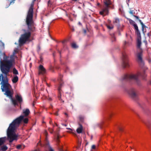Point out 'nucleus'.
<instances>
[{"instance_id":"obj_1","label":"nucleus","mask_w":151,"mask_h":151,"mask_svg":"<svg viewBox=\"0 0 151 151\" xmlns=\"http://www.w3.org/2000/svg\"><path fill=\"white\" fill-rule=\"evenodd\" d=\"M33 4H32L28 11L26 20L28 30L23 29L24 33L21 35L19 40V44L20 46L29 40L31 33L35 31V27L34 26L33 19Z\"/></svg>"},{"instance_id":"obj_2","label":"nucleus","mask_w":151,"mask_h":151,"mask_svg":"<svg viewBox=\"0 0 151 151\" xmlns=\"http://www.w3.org/2000/svg\"><path fill=\"white\" fill-rule=\"evenodd\" d=\"M28 119L25 118L24 116L21 115L14 120L9 124L7 129V134L8 140L10 142L14 140L17 139L18 136L15 132V131L19 126L21 122L27 124L28 122Z\"/></svg>"},{"instance_id":"obj_3","label":"nucleus","mask_w":151,"mask_h":151,"mask_svg":"<svg viewBox=\"0 0 151 151\" xmlns=\"http://www.w3.org/2000/svg\"><path fill=\"white\" fill-rule=\"evenodd\" d=\"M147 75L145 73V71L141 72H138L137 74H131L125 75L123 77V80L126 81L133 80L137 84L139 85L140 81L138 78L139 76H141L143 79H145Z\"/></svg>"},{"instance_id":"obj_4","label":"nucleus","mask_w":151,"mask_h":151,"mask_svg":"<svg viewBox=\"0 0 151 151\" xmlns=\"http://www.w3.org/2000/svg\"><path fill=\"white\" fill-rule=\"evenodd\" d=\"M137 36V48L139 49L140 51L139 52L137 53V56L138 59V62L141 63L142 65H144V62L142 58L143 50L142 48L141 47L142 44L141 42V35L139 36Z\"/></svg>"},{"instance_id":"obj_5","label":"nucleus","mask_w":151,"mask_h":151,"mask_svg":"<svg viewBox=\"0 0 151 151\" xmlns=\"http://www.w3.org/2000/svg\"><path fill=\"white\" fill-rule=\"evenodd\" d=\"M122 67L125 68L126 67H129L130 66L129 63V60L125 52L122 53Z\"/></svg>"},{"instance_id":"obj_6","label":"nucleus","mask_w":151,"mask_h":151,"mask_svg":"<svg viewBox=\"0 0 151 151\" xmlns=\"http://www.w3.org/2000/svg\"><path fill=\"white\" fill-rule=\"evenodd\" d=\"M128 93L130 96L134 99H137L138 98V94L136 90L131 88L129 89L128 91Z\"/></svg>"},{"instance_id":"obj_7","label":"nucleus","mask_w":151,"mask_h":151,"mask_svg":"<svg viewBox=\"0 0 151 151\" xmlns=\"http://www.w3.org/2000/svg\"><path fill=\"white\" fill-rule=\"evenodd\" d=\"M60 76V79L59 81L60 84L59 86L58 87V98L60 101H61V103H63L64 102V101L63 100V99L61 98V88L63 85V82L62 81V79H61V77H62V76Z\"/></svg>"},{"instance_id":"obj_8","label":"nucleus","mask_w":151,"mask_h":151,"mask_svg":"<svg viewBox=\"0 0 151 151\" xmlns=\"http://www.w3.org/2000/svg\"><path fill=\"white\" fill-rule=\"evenodd\" d=\"M44 134L46 136V142L45 145L46 147H48L49 151H54L53 149L50 146V143L47 139V136L48 135V133L46 130H45L44 132Z\"/></svg>"},{"instance_id":"obj_9","label":"nucleus","mask_w":151,"mask_h":151,"mask_svg":"<svg viewBox=\"0 0 151 151\" xmlns=\"http://www.w3.org/2000/svg\"><path fill=\"white\" fill-rule=\"evenodd\" d=\"M4 91L5 92V94L11 99L12 101V104H15V100L14 99L12 98V94L9 89L5 91Z\"/></svg>"},{"instance_id":"obj_10","label":"nucleus","mask_w":151,"mask_h":151,"mask_svg":"<svg viewBox=\"0 0 151 151\" xmlns=\"http://www.w3.org/2000/svg\"><path fill=\"white\" fill-rule=\"evenodd\" d=\"M15 104H17L18 102L20 104L23 103V100L22 96L20 95L17 94L15 95Z\"/></svg>"},{"instance_id":"obj_11","label":"nucleus","mask_w":151,"mask_h":151,"mask_svg":"<svg viewBox=\"0 0 151 151\" xmlns=\"http://www.w3.org/2000/svg\"><path fill=\"white\" fill-rule=\"evenodd\" d=\"M103 2L106 6L104 8H107L108 9L110 7V5L111 4L110 0H104Z\"/></svg>"},{"instance_id":"obj_12","label":"nucleus","mask_w":151,"mask_h":151,"mask_svg":"<svg viewBox=\"0 0 151 151\" xmlns=\"http://www.w3.org/2000/svg\"><path fill=\"white\" fill-rule=\"evenodd\" d=\"M46 72V70L42 65H40L39 67V74H43Z\"/></svg>"},{"instance_id":"obj_13","label":"nucleus","mask_w":151,"mask_h":151,"mask_svg":"<svg viewBox=\"0 0 151 151\" xmlns=\"http://www.w3.org/2000/svg\"><path fill=\"white\" fill-rule=\"evenodd\" d=\"M133 16L134 17H135L139 21L140 24H141L142 25V31L144 32V28H146L147 27L145 26L144 25V24H143V23L142 22V21L141 20H140V19H139V17L138 16H136V15H134Z\"/></svg>"},{"instance_id":"obj_14","label":"nucleus","mask_w":151,"mask_h":151,"mask_svg":"<svg viewBox=\"0 0 151 151\" xmlns=\"http://www.w3.org/2000/svg\"><path fill=\"white\" fill-rule=\"evenodd\" d=\"M79 127L77 128L76 131L78 133L80 134L82 132L83 130V127L82 125L81 124L79 123Z\"/></svg>"},{"instance_id":"obj_15","label":"nucleus","mask_w":151,"mask_h":151,"mask_svg":"<svg viewBox=\"0 0 151 151\" xmlns=\"http://www.w3.org/2000/svg\"><path fill=\"white\" fill-rule=\"evenodd\" d=\"M133 26L136 30V32L137 36H140V35H141L140 33L137 24L135 23L133 24Z\"/></svg>"},{"instance_id":"obj_16","label":"nucleus","mask_w":151,"mask_h":151,"mask_svg":"<svg viewBox=\"0 0 151 151\" xmlns=\"http://www.w3.org/2000/svg\"><path fill=\"white\" fill-rule=\"evenodd\" d=\"M133 26L136 30V32L137 36H140V35H141L140 33L137 24L135 23L133 24Z\"/></svg>"},{"instance_id":"obj_17","label":"nucleus","mask_w":151,"mask_h":151,"mask_svg":"<svg viewBox=\"0 0 151 151\" xmlns=\"http://www.w3.org/2000/svg\"><path fill=\"white\" fill-rule=\"evenodd\" d=\"M133 26L136 30V32L137 36H140V35H141L140 33L137 24L135 23L133 24Z\"/></svg>"},{"instance_id":"obj_18","label":"nucleus","mask_w":151,"mask_h":151,"mask_svg":"<svg viewBox=\"0 0 151 151\" xmlns=\"http://www.w3.org/2000/svg\"><path fill=\"white\" fill-rule=\"evenodd\" d=\"M59 136L58 134L57 137L56 138V142H57V143H58V147L59 150L60 151H63V150L62 148V146H60L59 145V144H58V143H59V141H60L59 140Z\"/></svg>"},{"instance_id":"obj_19","label":"nucleus","mask_w":151,"mask_h":151,"mask_svg":"<svg viewBox=\"0 0 151 151\" xmlns=\"http://www.w3.org/2000/svg\"><path fill=\"white\" fill-rule=\"evenodd\" d=\"M109 12V10L107 8H104L102 9V11L100 12V14L101 15H103L104 14H108Z\"/></svg>"},{"instance_id":"obj_20","label":"nucleus","mask_w":151,"mask_h":151,"mask_svg":"<svg viewBox=\"0 0 151 151\" xmlns=\"http://www.w3.org/2000/svg\"><path fill=\"white\" fill-rule=\"evenodd\" d=\"M4 44L1 40H0V55L1 53V50L4 49ZM0 60H1L0 55ZM2 61V60H1Z\"/></svg>"},{"instance_id":"obj_21","label":"nucleus","mask_w":151,"mask_h":151,"mask_svg":"<svg viewBox=\"0 0 151 151\" xmlns=\"http://www.w3.org/2000/svg\"><path fill=\"white\" fill-rule=\"evenodd\" d=\"M8 148L6 145H3L0 147V151H6L7 150Z\"/></svg>"},{"instance_id":"obj_22","label":"nucleus","mask_w":151,"mask_h":151,"mask_svg":"<svg viewBox=\"0 0 151 151\" xmlns=\"http://www.w3.org/2000/svg\"><path fill=\"white\" fill-rule=\"evenodd\" d=\"M23 113L25 116H27L29 114L30 111L29 109H26L25 111H23Z\"/></svg>"},{"instance_id":"obj_23","label":"nucleus","mask_w":151,"mask_h":151,"mask_svg":"<svg viewBox=\"0 0 151 151\" xmlns=\"http://www.w3.org/2000/svg\"><path fill=\"white\" fill-rule=\"evenodd\" d=\"M5 141V137L0 138V146L4 144Z\"/></svg>"},{"instance_id":"obj_24","label":"nucleus","mask_w":151,"mask_h":151,"mask_svg":"<svg viewBox=\"0 0 151 151\" xmlns=\"http://www.w3.org/2000/svg\"><path fill=\"white\" fill-rule=\"evenodd\" d=\"M18 80V78L17 76H15L12 79V81L13 83H16Z\"/></svg>"},{"instance_id":"obj_25","label":"nucleus","mask_w":151,"mask_h":151,"mask_svg":"<svg viewBox=\"0 0 151 151\" xmlns=\"http://www.w3.org/2000/svg\"><path fill=\"white\" fill-rule=\"evenodd\" d=\"M111 37V41L112 42H115L116 41V38L114 33L110 34Z\"/></svg>"},{"instance_id":"obj_26","label":"nucleus","mask_w":151,"mask_h":151,"mask_svg":"<svg viewBox=\"0 0 151 151\" xmlns=\"http://www.w3.org/2000/svg\"><path fill=\"white\" fill-rule=\"evenodd\" d=\"M114 20L113 21V22L114 24H118L119 23V20L118 18H115L114 19Z\"/></svg>"},{"instance_id":"obj_27","label":"nucleus","mask_w":151,"mask_h":151,"mask_svg":"<svg viewBox=\"0 0 151 151\" xmlns=\"http://www.w3.org/2000/svg\"><path fill=\"white\" fill-rule=\"evenodd\" d=\"M144 123L148 127H149L150 125L151 124V122L150 121L144 122Z\"/></svg>"},{"instance_id":"obj_28","label":"nucleus","mask_w":151,"mask_h":151,"mask_svg":"<svg viewBox=\"0 0 151 151\" xmlns=\"http://www.w3.org/2000/svg\"><path fill=\"white\" fill-rule=\"evenodd\" d=\"M13 73L14 74H18V72L17 70L15 68H14L13 70Z\"/></svg>"},{"instance_id":"obj_29","label":"nucleus","mask_w":151,"mask_h":151,"mask_svg":"<svg viewBox=\"0 0 151 151\" xmlns=\"http://www.w3.org/2000/svg\"><path fill=\"white\" fill-rule=\"evenodd\" d=\"M24 145H19L16 146V148L17 149H23L24 148Z\"/></svg>"},{"instance_id":"obj_30","label":"nucleus","mask_w":151,"mask_h":151,"mask_svg":"<svg viewBox=\"0 0 151 151\" xmlns=\"http://www.w3.org/2000/svg\"><path fill=\"white\" fill-rule=\"evenodd\" d=\"M72 47L73 48H76L78 47V46H77L76 44L75 43H73L72 44Z\"/></svg>"},{"instance_id":"obj_31","label":"nucleus","mask_w":151,"mask_h":151,"mask_svg":"<svg viewBox=\"0 0 151 151\" xmlns=\"http://www.w3.org/2000/svg\"><path fill=\"white\" fill-rule=\"evenodd\" d=\"M80 120L81 122H83L84 119V117L82 116H79Z\"/></svg>"},{"instance_id":"obj_32","label":"nucleus","mask_w":151,"mask_h":151,"mask_svg":"<svg viewBox=\"0 0 151 151\" xmlns=\"http://www.w3.org/2000/svg\"><path fill=\"white\" fill-rule=\"evenodd\" d=\"M41 49V47L39 45H38L37 47V50L38 52H39Z\"/></svg>"},{"instance_id":"obj_33","label":"nucleus","mask_w":151,"mask_h":151,"mask_svg":"<svg viewBox=\"0 0 151 151\" xmlns=\"http://www.w3.org/2000/svg\"><path fill=\"white\" fill-rule=\"evenodd\" d=\"M129 21L130 23L131 24H133V25L135 24V22L131 19H129Z\"/></svg>"},{"instance_id":"obj_34","label":"nucleus","mask_w":151,"mask_h":151,"mask_svg":"<svg viewBox=\"0 0 151 151\" xmlns=\"http://www.w3.org/2000/svg\"><path fill=\"white\" fill-rule=\"evenodd\" d=\"M48 130L51 133H52L53 131V129L50 128H48Z\"/></svg>"},{"instance_id":"obj_35","label":"nucleus","mask_w":151,"mask_h":151,"mask_svg":"<svg viewBox=\"0 0 151 151\" xmlns=\"http://www.w3.org/2000/svg\"><path fill=\"white\" fill-rule=\"evenodd\" d=\"M69 132H70V133H72V134H73L75 136H77V134H76L75 133V132H73V131H69Z\"/></svg>"},{"instance_id":"obj_36","label":"nucleus","mask_w":151,"mask_h":151,"mask_svg":"<svg viewBox=\"0 0 151 151\" xmlns=\"http://www.w3.org/2000/svg\"><path fill=\"white\" fill-rule=\"evenodd\" d=\"M107 28L109 29H112L113 28V27H111L109 25L107 26Z\"/></svg>"},{"instance_id":"obj_37","label":"nucleus","mask_w":151,"mask_h":151,"mask_svg":"<svg viewBox=\"0 0 151 151\" xmlns=\"http://www.w3.org/2000/svg\"><path fill=\"white\" fill-rule=\"evenodd\" d=\"M96 148V146L95 145H93L91 147V149H95Z\"/></svg>"},{"instance_id":"obj_38","label":"nucleus","mask_w":151,"mask_h":151,"mask_svg":"<svg viewBox=\"0 0 151 151\" xmlns=\"http://www.w3.org/2000/svg\"><path fill=\"white\" fill-rule=\"evenodd\" d=\"M118 129L120 132H122L123 131V129L120 127H119Z\"/></svg>"},{"instance_id":"obj_39","label":"nucleus","mask_w":151,"mask_h":151,"mask_svg":"<svg viewBox=\"0 0 151 151\" xmlns=\"http://www.w3.org/2000/svg\"><path fill=\"white\" fill-rule=\"evenodd\" d=\"M133 10H130L129 12V13L131 14H133Z\"/></svg>"},{"instance_id":"obj_40","label":"nucleus","mask_w":151,"mask_h":151,"mask_svg":"<svg viewBox=\"0 0 151 151\" xmlns=\"http://www.w3.org/2000/svg\"><path fill=\"white\" fill-rule=\"evenodd\" d=\"M148 62L150 64L151 63V59L149 58L148 60Z\"/></svg>"},{"instance_id":"obj_41","label":"nucleus","mask_w":151,"mask_h":151,"mask_svg":"<svg viewBox=\"0 0 151 151\" xmlns=\"http://www.w3.org/2000/svg\"><path fill=\"white\" fill-rule=\"evenodd\" d=\"M40 61L41 62H42V60H43V58H42V56H40Z\"/></svg>"},{"instance_id":"obj_42","label":"nucleus","mask_w":151,"mask_h":151,"mask_svg":"<svg viewBox=\"0 0 151 151\" xmlns=\"http://www.w3.org/2000/svg\"><path fill=\"white\" fill-rule=\"evenodd\" d=\"M127 44H128L129 45V43L128 42H127L126 41H125L124 42V45H126Z\"/></svg>"},{"instance_id":"obj_43","label":"nucleus","mask_w":151,"mask_h":151,"mask_svg":"<svg viewBox=\"0 0 151 151\" xmlns=\"http://www.w3.org/2000/svg\"><path fill=\"white\" fill-rule=\"evenodd\" d=\"M39 144H40V145H41V146H43L42 145L41 143V141H40L39 142L37 143V145H39Z\"/></svg>"},{"instance_id":"obj_44","label":"nucleus","mask_w":151,"mask_h":151,"mask_svg":"<svg viewBox=\"0 0 151 151\" xmlns=\"http://www.w3.org/2000/svg\"><path fill=\"white\" fill-rule=\"evenodd\" d=\"M147 35L148 36H151V32H150L149 33H148L147 34Z\"/></svg>"},{"instance_id":"obj_45","label":"nucleus","mask_w":151,"mask_h":151,"mask_svg":"<svg viewBox=\"0 0 151 151\" xmlns=\"http://www.w3.org/2000/svg\"><path fill=\"white\" fill-rule=\"evenodd\" d=\"M148 83L149 85H151V81H149Z\"/></svg>"},{"instance_id":"obj_46","label":"nucleus","mask_w":151,"mask_h":151,"mask_svg":"<svg viewBox=\"0 0 151 151\" xmlns=\"http://www.w3.org/2000/svg\"><path fill=\"white\" fill-rule=\"evenodd\" d=\"M65 114L67 116V117H68V114H67V113H65Z\"/></svg>"},{"instance_id":"obj_47","label":"nucleus","mask_w":151,"mask_h":151,"mask_svg":"<svg viewBox=\"0 0 151 151\" xmlns=\"http://www.w3.org/2000/svg\"><path fill=\"white\" fill-rule=\"evenodd\" d=\"M67 129H70V131H73L72 129H71L70 128H67Z\"/></svg>"},{"instance_id":"obj_48","label":"nucleus","mask_w":151,"mask_h":151,"mask_svg":"<svg viewBox=\"0 0 151 151\" xmlns=\"http://www.w3.org/2000/svg\"><path fill=\"white\" fill-rule=\"evenodd\" d=\"M49 123L50 124H52V121L50 120V122H49Z\"/></svg>"},{"instance_id":"obj_49","label":"nucleus","mask_w":151,"mask_h":151,"mask_svg":"<svg viewBox=\"0 0 151 151\" xmlns=\"http://www.w3.org/2000/svg\"><path fill=\"white\" fill-rule=\"evenodd\" d=\"M55 115L56 116L58 115V113L57 112L55 113Z\"/></svg>"},{"instance_id":"obj_50","label":"nucleus","mask_w":151,"mask_h":151,"mask_svg":"<svg viewBox=\"0 0 151 151\" xmlns=\"http://www.w3.org/2000/svg\"><path fill=\"white\" fill-rule=\"evenodd\" d=\"M49 101H51L52 100V99L51 98H49L48 99Z\"/></svg>"},{"instance_id":"obj_51","label":"nucleus","mask_w":151,"mask_h":151,"mask_svg":"<svg viewBox=\"0 0 151 151\" xmlns=\"http://www.w3.org/2000/svg\"><path fill=\"white\" fill-rule=\"evenodd\" d=\"M111 114H109V118L110 117H111Z\"/></svg>"},{"instance_id":"obj_52","label":"nucleus","mask_w":151,"mask_h":151,"mask_svg":"<svg viewBox=\"0 0 151 151\" xmlns=\"http://www.w3.org/2000/svg\"><path fill=\"white\" fill-rule=\"evenodd\" d=\"M62 125H63V126H64L65 127L67 126V125L66 124H62Z\"/></svg>"},{"instance_id":"obj_53","label":"nucleus","mask_w":151,"mask_h":151,"mask_svg":"<svg viewBox=\"0 0 151 151\" xmlns=\"http://www.w3.org/2000/svg\"><path fill=\"white\" fill-rule=\"evenodd\" d=\"M118 35H121V33L120 32H119Z\"/></svg>"},{"instance_id":"obj_54","label":"nucleus","mask_w":151,"mask_h":151,"mask_svg":"<svg viewBox=\"0 0 151 151\" xmlns=\"http://www.w3.org/2000/svg\"><path fill=\"white\" fill-rule=\"evenodd\" d=\"M36 0H33V3H34L35 1H36Z\"/></svg>"},{"instance_id":"obj_55","label":"nucleus","mask_w":151,"mask_h":151,"mask_svg":"<svg viewBox=\"0 0 151 151\" xmlns=\"http://www.w3.org/2000/svg\"><path fill=\"white\" fill-rule=\"evenodd\" d=\"M78 23L79 24V25H81V24L80 23V22H79Z\"/></svg>"},{"instance_id":"obj_56","label":"nucleus","mask_w":151,"mask_h":151,"mask_svg":"<svg viewBox=\"0 0 151 151\" xmlns=\"http://www.w3.org/2000/svg\"><path fill=\"white\" fill-rule=\"evenodd\" d=\"M33 151H40L38 150H34Z\"/></svg>"},{"instance_id":"obj_57","label":"nucleus","mask_w":151,"mask_h":151,"mask_svg":"<svg viewBox=\"0 0 151 151\" xmlns=\"http://www.w3.org/2000/svg\"><path fill=\"white\" fill-rule=\"evenodd\" d=\"M129 1H130V0H127V2L128 3H129Z\"/></svg>"},{"instance_id":"obj_58","label":"nucleus","mask_w":151,"mask_h":151,"mask_svg":"<svg viewBox=\"0 0 151 151\" xmlns=\"http://www.w3.org/2000/svg\"><path fill=\"white\" fill-rule=\"evenodd\" d=\"M14 106H15L16 105H18V104H14Z\"/></svg>"},{"instance_id":"obj_59","label":"nucleus","mask_w":151,"mask_h":151,"mask_svg":"<svg viewBox=\"0 0 151 151\" xmlns=\"http://www.w3.org/2000/svg\"><path fill=\"white\" fill-rule=\"evenodd\" d=\"M78 0H73V1H77Z\"/></svg>"},{"instance_id":"obj_60","label":"nucleus","mask_w":151,"mask_h":151,"mask_svg":"<svg viewBox=\"0 0 151 151\" xmlns=\"http://www.w3.org/2000/svg\"><path fill=\"white\" fill-rule=\"evenodd\" d=\"M35 105V104H33V106H34Z\"/></svg>"},{"instance_id":"obj_61","label":"nucleus","mask_w":151,"mask_h":151,"mask_svg":"<svg viewBox=\"0 0 151 151\" xmlns=\"http://www.w3.org/2000/svg\"><path fill=\"white\" fill-rule=\"evenodd\" d=\"M54 127V125H53V127Z\"/></svg>"}]
</instances>
